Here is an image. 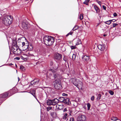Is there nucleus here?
Listing matches in <instances>:
<instances>
[{"label": "nucleus", "instance_id": "nucleus-18", "mask_svg": "<svg viewBox=\"0 0 121 121\" xmlns=\"http://www.w3.org/2000/svg\"><path fill=\"white\" fill-rule=\"evenodd\" d=\"M19 48V47H18V46H12V49L14 54H15L17 50Z\"/></svg>", "mask_w": 121, "mask_h": 121}, {"label": "nucleus", "instance_id": "nucleus-53", "mask_svg": "<svg viewBox=\"0 0 121 121\" xmlns=\"http://www.w3.org/2000/svg\"><path fill=\"white\" fill-rule=\"evenodd\" d=\"M97 2L100 5L101 4V2L99 1H97Z\"/></svg>", "mask_w": 121, "mask_h": 121}, {"label": "nucleus", "instance_id": "nucleus-1", "mask_svg": "<svg viewBox=\"0 0 121 121\" xmlns=\"http://www.w3.org/2000/svg\"><path fill=\"white\" fill-rule=\"evenodd\" d=\"M26 39L25 38L23 37L18 39L17 42L16 39L12 40V46H18L22 50H24L26 49L28 47L27 45H26L25 41H26Z\"/></svg>", "mask_w": 121, "mask_h": 121}, {"label": "nucleus", "instance_id": "nucleus-50", "mask_svg": "<svg viewBox=\"0 0 121 121\" xmlns=\"http://www.w3.org/2000/svg\"><path fill=\"white\" fill-rule=\"evenodd\" d=\"M20 58L19 57H17L15 58V59L17 60H19L20 59Z\"/></svg>", "mask_w": 121, "mask_h": 121}, {"label": "nucleus", "instance_id": "nucleus-32", "mask_svg": "<svg viewBox=\"0 0 121 121\" xmlns=\"http://www.w3.org/2000/svg\"><path fill=\"white\" fill-rule=\"evenodd\" d=\"M73 30H71L69 33H68L66 35V36L67 37L69 36V35H72L73 33Z\"/></svg>", "mask_w": 121, "mask_h": 121}, {"label": "nucleus", "instance_id": "nucleus-14", "mask_svg": "<svg viewBox=\"0 0 121 121\" xmlns=\"http://www.w3.org/2000/svg\"><path fill=\"white\" fill-rule=\"evenodd\" d=\"M53 68L54 70L55 71H57L59 69V66L58 65V64L57 63L54 64Z\"/></svg>", "mask_w": 121, "mask_h": 121}, {"label": "nucleus", "instance_id": "nucleus-54", "mask_svg": "<svg viewBox=\"0 0 121 121\" xmlns=\"http://www.w3.org/2000/svg\"><path fill=\"white\" fill-rule=\"evenodd\" d=\"M35 99H36V100H37V101L39 103V102L38 100V99H37V97H36V98H35Z\"/></svg>", "mask_w": 121, "mask_h": 121}, {"label": "nucleus", "instance_id": "nucleus-29", "mask_svg": "<svg viewBox=\"0 0 121 121\" xmlns=\"http://www.w3.org/2000/svg\"><path fill=\"white\" fill-rule=\"evenodd\" d=\"M90 1V0H85L84 2L83 3L86 5H88V3Z\"/></svg>", "mask_w": 121, "mask_h": 121}, {"label": "nucleus", "instance_id": "nucleus-39", "mask_svg": "<svg viewBox=\"0 0 121 121\" xmlns=\"http://www.w3.org/2000/svg\"><path fill=\"white\" fill-rule=\"evenodd\" d=\"M79 18L80 20L82 19L83 18V17L82 15L80 14L79 16Z\"/></svg>", "mask_w": 121, "mask_h": 121}, {"label": "nucleus", "instance_id": "nucleus-49", "mask_svg": "<svg viewBox=\"0 0 121 121\" xmlns=\"http://www.w3.org/2000/svg\"><path fill=\"white\" fill-rule=\"evenodd\" d=\"M62 95L63 96H65L67 95L66 94L63 93L62 94Z\"/></svg>", "mask_w": 121, "mask_h": 121}, {"label": "nucleus", "instance_id": "nucleus-26", "mask_svg": "<svg viewBox=\"0 0 121 121\" xmlns=\"http://www.w3.org/2000/svg\"><path fill=\"white\" fill-rule=\"evenodd\" d=\"M26 45H27V46H28V47L27 48H30V49L31 50H32L33 49V47L32 46V44H30V45H28L27 44V43H26Z\"/></svg>", "mask_w": 121, "mask_h": 121}, {"label": "nucleus", "instance_id": "nucleus-2", "mask_svg": "<svg viewBox=\"0 0 121 121\" xmlns=\"http://www.w3.org/2000/svg\"><path fill=\"white\" fill-rule=\"evenodd\" d=\"M53 77L54 79L60 80L62 78L60 74L52 69H50L48 71L47 73V77L51 79L53 77Z\"/></svg>", "mask_w": 121, "mask_h": 121}, {"label": "nucleus", "instance_id": "nucleus-48", "mask_svg": "<svg viewBox=\"0 0 121 121\" xmlns=\"http://www.w3.org/2000/svg\"><path fill=\"white\" fill-rule=\"evenodd\" d=\"M102 7H103V9L104 10H106V7L104 5H103L102 6Z\"/></svg>", "mask_w": 121, "mask_h": 121}, {"label": "nucleus", "instance_id": "nucleus-23", "mask_svg": "<svg viewBox=\"0 0 121 121\" xmlns=\"http://www.w3.org/2000/svg\"><path fill=\"white\" fill-rule=\"evenodd\" d=\"M20 48H19L16 51V52L15 53V54L16 55H18L20 54L21 53V51L20 50Z\"/></svg>", "mask_w": 121, "mask_h": 121}, {"label": "nucleus", "instance_id": "nucleus-25", "mask_svg": "<svg viewBox=\"0 0 121 121\" xmlns=\"http://www.w3.org/2000/svg\"><path fill=\"white\" fill-rule=\"evenodd\" d=\"M65 98L63 97H60L59 98V99H58L59 100V102L60 101V102H63Z\"/></svg>", "mask_w": 121, "mask_h": 121}, {"label": "nucleus", "instance_id": "nucleus-3", "mask_svg": "<svg viewBox=\"0 0 121 121\" xmlns=\"http://www.w3.org/2000/svg\"><path fill=\"white\" fill-rule=\"evenodd\" d=\"M43 39L44 44L48 46L51 45L54 41V39L50 36H45L44 37Z\"/></svg>", "mask_w": 121, "mask_h": 121}, {"label": "nucleus", "instance_id": "nucleus-20", "mask_svg": "<svg viewBox=\"0 0 121 121\" xmlns=\"http://www.w3.org/2000/svg\"><path fill=\"white\" fill-rule=\"evenodd\" d=\"M56 108L57 109H61L63 108V105H59L57 104L56 106Z\"/></svg>", "mask_w": 121, "mask_h": 121}, {"label": "nucleus", "instance_id": "nucleus-8", "mask_svg": "<svg viewBox=\"0 0 121 121\" xmlns=\"http://www.w3.org/2000/svg\"><path fill=\"white\" fill-rule=\"evenodd\" d=\"M86 117L85 116L80 115H79L77 117V120L78 121H84L86 120Z\"/></svg>", "mask_w": 121, "mask_h": 121}, {"label": "nucleus", "instance_id": "nucleus-45", "mask_svg": "<svg viewBox=\"0 0 121 121\" xmlns=\"http://www.w3.org/2000/svg\"><path fill=\"white\" fill-rule=\"evenodd\" d=\"M70 121H74V118L73 117H71L70 118Z\"/></svg>", "mask_w": 121, "mask_h": 121}, {"label": "nucleus", "instance_id": "nucleus-34", "mask_svg": "<svg viewBox=\"0 0 121 121\" xmlns=\"http://www.w3.org/2000/svg\"><path fill=\"white\" fill-rule=\"evenodd\" d=\"M52 107H47V111H49L50 110L52 109Z\"/></svg>", "mask_w": 121, "mask_h": 121}, {"label": "nucleus", "instance_id": "nucleus-57", "mask_svg": "<svg viewBox=\"0 0 121 121\" xmlns=\"http://www.w3.org/2000/svg\"><path fill=\"white\" fill-rule=\"evenodd\" d=\"M13 64L12 63H10L9 64V65H13Z\"/></svg>", "mask_w": 121, "mask_h": 121}, {"label": "nucleus", "instance_id": "nucleus-22", "mask_svg": "<svg viewBox=\"0 0 121 121\" xmlns=\"http://www.w3.org/2000/svg\"><path fill=\"white\" fill-rule=\"evenodd\" d=\"M30 93L34 97L36 98V95H35V91L34 90H32L30 91Z\"/></svg>", "mask_w": 121, "mask_h": 121}, {"label": "nucleus", "instance_id": "nucleus-28", "mask_svg": "<svg viewBox=\"0 0 121 121\" xmlns=\"http://www.w3.org/2000/svg\"><path fill=\"white\" fill-rule=\"evenodd\" d=\"M79 27L78 26H75L72 29V30L73 31L78 29Z\"/></svg>", "mask_w": 121, "mask_h": 121}, {"label": "nucleus", "instance_id": "nucleus-59", "mask_svg": "<svg viewBox=\"0 0 121 121\" xmlns=\"http://www.w3.org/2000/svg\"><path fill=\"white\" fill-rule=\"evenodd\" d=\"M15 66L16 67H17V66L16 64H15Z\"/></svg>", "mask_w": 121, "mask_h": 121}, {"label": "nucleus", "instance_id": "nucleus-41", "mask_svg": "<svg viewBox=\"0 0 121 121\" xmlns=\"http://www.w3.org/2000/svg\"><path fill=\"white\" fill-rule=\"evenodd\" d=\"M21 58L23 59V60H25H25H27V59H28V57H27L26 58H24V57L23 56H21Z\"/></svg>", "mask_w": 121, "mask_h": 121}, {"label": "nucleus", "instance_id": "nucleus-31", "mask_svg": "<svg viewBox=\"0 0 121 121\" xmlns=\"http://www.w3.org/2000/svg\"><path fill=\"white\" fill-rule=\"evenodd\" d=\"M56 115V113L55 112H52L51 113V116L53 117L54 116H55Z\"/></svg>", "mask_w": 121, "mask_h": 121}, {"label": "nucleus", "instance_id": "nucleus-56", "mask_svg": "<svg viewBox=\"0 0 121 121\" xmlns=\"http://www.w3.org/2000/svg\"><path fill=\"white\" fill-rule=\"evenodd\" d=\"M66 110V108H64V111H65Z\"/></svg>", "mask_w": 121, "mask_h": 121}, {"label": "nucleus", "instance_id": "nucleus-42", "mask_svg": "<svg viewBox=\"0 0 121 121\" xmlns=\"http://www.w3.org/2000/svg\"><path fill=\"white\" fill-rule=\"evenodd\" d=\"M118 24L116 23H114L113 25V26L112 27L114 28L116 26L118 25Z\"/></svg>", "mask_w": 121, "mask_h": 121}, {"label": "nucleus", "instance_id": "nucleus-40", "mask_svg": "<svg viewBox=\"0 0 121 121\" xmlns=\"http://www.w3.org/2000/svg\"><path fill=\"white\" fill-rule=\"evenodd\" d=\"M70 47L72 49H74L76 48V47L75 46H71Z\"/></svg>", "mask_w": 121, "mask_h": 121}, {"label": "nucleus", "instance_id": "nucleus-21", "mask_svg": "<svg viewBox=\"0 0 121 121\" xmlns=\"http://www.w3.org/2000/svg\"><path fill=\"white\" fill-rule=\"evenodd\" d=\"M54 105H55L58 103L59 102L58 99L56 98L54 99H52Z\"/></svg>", "mask_w": 121, "mask_h": 121}, {"label": "nucleus", "instance_id": "nucleus-47", "mask_svg": "<svg viewBox=\"0 0 121 121\" xmlns=\"http://www.w3.org/2000/svg\"><path fill=\"white\" fill-rule=\"evenodd\" d=\"M111 21V22H114L116 21V20L115 19H113L111 20H110Z\"/></svg>", "mask_w": 121, "mask_h": 121}, {"label": "nucleus", "instance_id": "nucleus-37", "mask_svg": "<svg viewBox=\"0 0 121 121\" xmlns=\"http://www.w3.org/2000/svg\"><path fill=\"white\" fill-rule=\"evenodd\" d=\"M76 57V55L75 54H73L72 56V59L73 60H75Z\"/></svg>", "mask_w": 121, "mask_h": 121}, {"label": "nucleus", "instance_id": "nucleus-36", "mask_svg": "<svg viewBox=\"0 0 121 121\" xmlns=\"http://www.w3.org/2000/svg\"><path fill=\"white\" fill-rule=\"evenodd\" d=\"M109 92L112 95H113L114 94V92L111 90H109Z\"/></svg>", "mask_w": 121, "mask_h": 121}, {"label": "nucleus", "instance_id": "nucleus-58", "mask_svg": "<svg viewBox=\"0 0 121 121\" xmlns=\"http://www.w3.org/2000/svg\"><path fill=\"white\" fill-rule=\"evenodd\" d=\"M106 35H107L106 34H104L103 35V36L104 37L106 36Z\"/></svg>", "mask_w": 121, "mask_h": 121}, {"label": "nucleus", "instance_id": "nucleus-52", "mask_svg": "<svg viewBox=\"0 0 121 121\" xmlns=\"http://www.w3.org/2000/svg\"><path fill=\"white\" fill-rule=\"evenodd\" d=\"M53 64V63L52 61H51L50 64V65L52 66Z\"/></svg>", "mask_w": 121, "mask_h": 121}, {"label": "nucleus", "instance_id": "nucleus-12", "mask_svg": "<svg viewBox=\"0 0 121 121\" xmlns=\"http://www.w3.org/2000/svg\"><path fill=\"white\" fill-rule=\"evenodd\" d=\"M23 55L24 56H26L28 57L34 56V55L31 53V52L29 51H26Z\"/></svg>", "mask_w": 121, "mask_h": 121}, {"label": "nucleus", "instance_id": "nucleus-13", "mask_svg": "<svg viewBox=\"0 0 121 121\" xmlns=\"http://www.w3.org/2000/svg\"><path fill=\"white\" fill-rule=\"evenodd\" d=\"M63 103L67 105H69L71 104L69 99L68 98H65Z\"/></svg>", "mask_w": 121, "mask_h": 121}, {"label": "nucleus", "instance_id": "nucleus-27", "mask_svg": "<svg viewBox=\"0 0 121 121\" xmlns=\"http://www.w3.org/2000/svg\"><path fill=\"white\" fill-rule=\"evenodd\" d=\"M111 119L113 121H116L118 120V118L116 117H112L111 118Z\"/></svg>", "mask_w": 121, "mask_h": 121}, {"label": "nucleus", "instance_id": "nucleus-7", "mask_svg": "<svg viewBox=\"0 0 121 121\" xmlns=\"http://www.w3.org/2000/svg\"><path fill=\"white\" fill-rule=\"evenodd\" d=\"M22 28L25 30L28 29L29 27H33V26L30 25L28 22H25L24 21L22 22Z\"/></svg>", "mask_w": 121, "mask_h": 121}, {"label": "nucleus", "instance_id": "nucleus-38", "mask_svg": "<svg viewBox=\"0 0 121 121\" xmlns=\"http://www.w3.org/2000/svg\"><path fill=\"white\" fill-rule=\"evenodd\" d=\"M20 67V69H21L22 70L24 71L25 69L24 67L22 65H21Z\"/></svg>", "mask_w": 121, "mask_h": 121}, {"label": "nucleus", "instance_id": "nucleus-55", "mask_svg": "<svg viewBox=\"0 0 121 121\" xmlns=\"http://www.w3.org/2000/svg\"><path fill=\"white\" fill-rule=\"evenodd\" d=\"M64 60L65 61H66L67 60L65 58H64Z\"/></svg>", "mask_w": 121, "mask_h": 121}, {"label": "nucleus", "instance_id": "nucleus-9", "mask_svg": "<svg viewBox=\"0 0 121 121\" xmlns=\"http://www.w3.org/2000/svg\"><path fill=\"white\" fill-rule=\"evenodd\" d=\"M82 60L85 62H87L90 59L89 56L86 55H83L82 57Z\"/></svg>", "mask_w": 121, "mask_h": 121}, {"label": "nucleus", "instance_id": "nucleus-51", "mask_svg": "<svg viewBox=\"0 0 121 121\" xmlns=\"http://www.w3.org/2000/svg\"><path fill=\"white\" fill-rule=\"evenodd\" d=\"M113 15L114 17H116L117 16V14L116 13H113Z\"/></svg>", "mask_w": 121, "mask_h": 121}, {"label": "nucleus", "instance_id": "nucleus-15", "mask_svg": "<svg viewBox=\"0 0 121 121\" xmlns=\"http://www.w3.org/2000/svg\"><path fill=\"white\" fill-rule=\"evenodd\" d=\"M62 55L59 53L56 54L54 55L55 58L56 60H60L62 57Z\"/></svg>", "mask_w": 121, "mask_h": 121}, {"label": "nucleus", "instance_id": "nucleus-16", "mask_svg": "<svg viewBox=\"0 0 121 121\" xmlns=\"http://www.w3.org/2000/svg\"><path fill=\"white\" fill-rule=\"evenodd\" d=\"M93 7L96 11L97 13H99L100 12V9L95 5H94Z\"/></svg>", "mask_w": 121, "mask_h": 121}, {"label": "nucleus", "instance_id": "nucleus-24", "mask_svg": "<svg viewBox=\"0 0 121 121\" xmlns=\"http://www.w3.org/2000/svg\"><path fill=\"white\" fill-rule=\"evenodd\" d=\"M82 42L81 40L78 38L77 40V42L76 44V45H77L81 43Z\"/></svg>", "mask_w": 121, "mask_h": 121}, {"label": "nucleus", "instance_id": "nucleus-10", "mask_svg": "<svg viewBox=\"0 0 121 121\" xmlns=\"http://www.w3.org/2000/svg\"><path fill=\"white\" fill-rule=\"evenodd\" d=\"M9 94L8 92H5L0 95V98L2 99L6 98L8 96Z\"/></svg>", "mask_w": 121, "mask_h": 121}, {"label": "nucleus", "instance_id": "nucleus-30", "mask_svg": "<svg viewBox=\"0 0 121 121\" xmlns=\"http://www.w3.org/2000/svg\"><path fill=\"white\" fill-rule=\"evenodd\" d=\"M68 114L67 113H66L64 115V116L63 117V119L65 120H66Z\"/></svg>", "mask_w": 121, "mask_h": 121}, {"label": "nucleus", "instance_id": "nucleus-11", "mask_svg": "<svg viewBox=\"0 0 121 121\" xmlns=\"http://www.w3.org/2000/svg\"><path fill=\"white\" fill-rule=\"evenodd\" d=\"M98 47L99 49L101 51H103L105 49L106 46L105 44H100L98 46Z\"/></svg>", "mask_w": 121, "mask_h": 121}, {"label": "nucleus", "instance_id": "nucleus-4", "mask_svg": "<svg viewBox=\"0 0 121 121\" xmlns=\"http://www.w3.org/2000/svg\"><path fill=\"white\" fill-rule=\"evenodd\" d=\"M13 18L12 16L11 15L4 16L3 19V23L7 26L10 25L13 20Z\"/></svg>", "mask_w": 121, "mask_h": 121}, {"label": "nucleus", "instance_id": "nucleus-5", "mask_svg": "<svg viewBox=\"0 0 121 121\" xmlns=\"http://www.w3.org/2000/svg\"><path fill=\"white\" fill-rule=\"evenodd\" d=\"M72 82L78 88H82L83 86L82 82L75 78H73L70 79Z\"/></svg>", "mask_w": 121, "mask_h": 121}, {"label": "nucleus", "instance_id": "nucleus-6", "mask_svg": "<svg viewBox=\"0 0 121 121\" xmlns=\"http://www.w3.org/2000/svg\"><path fill=\"white\" fill-rule=\"evenodd\" d=\"M52 85L56 89H59L61 87L60 81L57 79L55 80V81L53 82Z\"/></svg>", "mask_w": 121, "mask_h": 121}, {"label": "nucleus", "instance_id": "nucleus-43", "mask_svg": "<svg viewBox=\"0 0 121 121\" xmlns=\"http://www.w3.org/2000/svg\"><path fill=\"white\" fill-rule=\"evenodd\" d=\"M106 22H107V24L108 25H109L111 23V21L110 20L108 21H107Z\"/></svg>", "mask_w": 121, "mask_h": 121}, {"label": "nucleus", "instance_id": "nucleus-61", "mask_svg": "<svg viewBox=\"0 0 121 121\" xmlns=\"http://www.w3.org/2000/svg\"><path fill=\"white\" fill-rule=\"evenodd\" d=\"M18 78V81H19V80H20L19 79V78Z\"/></svg>", "mask_w": 121, "mask_h": 121}, {"label": "nucleus", "instance_id": "nucleus-60", "mask_svg": "<svg viewBox=\"0 0 121 121\" xmlns=\"http://www.w3.org/2000/svg\"><path fill=\"white\" fill-rule=\"evenodd\" d=\"M104 22L105 23L107 24V22H106V21L105 22Z\"/></svg>", "mask_w": 121, "mask_h": 121}, {"label": "nucleus", "instance_id": "nucleus-44", "mask_svg": "<svg viewBox=\"0 0 121 121\" xmlns=\"http://www.w3.org/2000/svg\"><path fill=\"white\" fill-rule=\"evenodd\" d=\"M35 29V28L33 26V27H29V29H30V30H34Z\"/></svg>", "mask_w": 121, "mask_h": 121}, {"label": "nucleus", "instance_id": "nucleus-17", "mask_svg": "<svg viewBox=\"0 0 121 121\" xmlns=\"http://www.w3.org/2000/svg\"><path fill=\"white\" fill-rule=\"evenodd\" d=\"M39 79H35L31 82L30 84L31 85H34L35 84L38 83L39 82Z\"/></svg>", "mask_w": 121, "mask_h": 121}, {"label": "nucleus", "instance_id": "nucleus-33", "mask_svg": "<svg viewBox=\"0 0 121 121\" xmlns=\"http://www.w3.org/2000/svg\"><path fill=\"white\" fill-rule=\"evenodd\" d=\"M101 95L100 94H99L97 96V99L98 100H99L101 97Z\"/></svg>", "mask_w": 121, "mask_h": 121}, {"label": "nucleus", "instance_id": "nucleus-19", "mask_svg": "<svg viewBox=\"0 0 121 121\" xmlns=\"http://www.w3.org/2000/svg\"><path fill=\"white\" fill-rule=\"evenodd\" d=\"M47 104L48 105H54L52 100L48 99L47 100Z\"/></svg>", "mask_w": 121, "mask_h": 121}, {"label": "nucleus", "instance_id": "nucleus-35", "mask_svg": "<svg viewBox=\"0 0 121 121\" xmlns=\"http://www.w3.org/2000/svg\"><path fill=\"white\" fill-rule=\"evenodd\" d=\"M87 107L88 110H89L91 106V104L89 103H88L87 104Z\"/></svg>", "mask_w": 121, "mask_h": 121}, {"label": "nucleus", "instance_id": "nucleus-46", "mask_svg": "<svg viewBox=\"0 0 121 121\" xmlns=\"http://www.w3.org/2000/svg\"><path fill=\"white\" fill-rule=\"evenodd\" d=\"M95 97L94 96H93L91 98V100L92 101H93Z\"/></svg>", "mask_w": 121, "mask_h": 121}]
</instances>
